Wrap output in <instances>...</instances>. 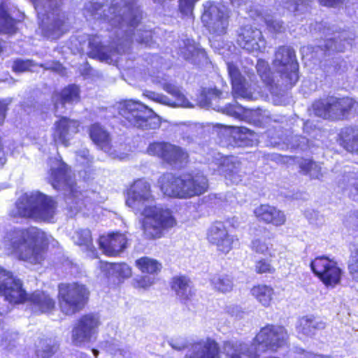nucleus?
Wrapping results in <instances>:
<instances>
[{
  "instance_id": "35",
  "label": "nucleus",
  "mask_w": 358,
  "mask_h": 358,
  "mask_svg": "<svg viewBox=\"0 0 358 358\" xmlns=\"http://www.w3.org/2000/svg\"><path fill=\"white\" fill-rule=\"evenodd\" d=\"M74 243L86 252H96L92 232L89 229H78L73 237Z\"/></svg>"
},
{
  "instance_id": "56",
  "label": "nucleus",
  "mask_w": 358,
  "mask_h": 358,
  "mask_svg": "<svg viewBox=\"0 0 358 358\" xmlns=\"http://www.w3.org/2000/svg\"><path fill=\"white\" fill-rule=\"evenodd\" d=\"M237 133L243 134L245 135L249 134L250 136H251L253 132L250 129H249L246 127H241L237 128Z\"/></svg>"
},
{
  "instance_id": "11",
  "label": "nucleus",
  "mask_w": 358,
  "mask_h": 358,
  "mask_svg": "<svg viewBox=\"0 0 358 358\" xmlns=\"http://www.w3.org/2000/svg\"><path fill=\"white\" fill-rule=\"evenodd\" d=\"M289 334L285 327L266 324L260 328L252 340L255 350L263 352H276L287 343Z\"/></svg>"
},
{
  "instance_id": "54",
  "label": "nucleus",
  "mask_w": 358,
  "mask_h": 358,
  "mask_svg": "<svg viewBox=\"0 0 358 358\" xmlns=\"http://www.w3.org/2000/svg\"><path fill=\"white\" fill-rule=\"evenodd\" d=\"M6 106L0 101V124L3 122L6 117Z\"/></svg>"
},
{
  "instance_id": "6",
  "label": "nucleus",
  "mask_w": 358,
  "mask_h": 358,
  "mask_svg": "<svg viewBox=\"0 0 358 358\" xmlns=\"http://www.w3.org/2000/svg\"><path fill=\"white\" fill-rule=\"evenodd\" d=\"M141 215V229L143 238L146 241L163 238L166 231L177 224L172 210L168 208L156 205L146 206Z\"/></svg>"
},
{
  "instance_id": "57",
  "label": "nucleus",
  "mask_w": 358,
  "mask_h": 358,
  "mask_svg": "<svg viewBox=\"0 0 358 358\" xmlns=\"http://www.w3.org/2000/svg\"><path fill=\"white\" fill-rule=\"evenodd\" d=\"M5 160V152L3 150V145L2 143L1 138L0 137V163L2 164Z\"/></svg>"
},
{
  "instance_id": "8",
  "label": "nucleus",
  "mask_w": 358,
  "mask_h": 358,
  "mask_svg": "<svg viewBox=\"0 0 358 358\" xmlns=\"http://www.w3.org/2000/svg\"><path fill=\"white\" fill-rule=\"evenodd\" d=\"M119 113L127 122L125 123L127 127L143 130H155L160 127L159 120L155 112L138 101H124Z\"/></svg>"
},
{
  "instance_id": "33",
  "label": "nucleus",
  "mask_w": 358,
  "mask_h": 358,
  "mask_svg": "<svg viewBox=\"0 0 358 358\" xmlns=\"http://www.w3.org/2000/svg\"><path fill=\"white\" fill-rule=\"evenodd\" d=\"M250 293L263 306L268 307L273 300L274 289L269 285L257 284L252 286Z\"/></svg>"
},
{
  "instance_id": "47",
  "label": "nucleus",
  "mask_w": 358,
  "mask_h": 358,
  "mask_svg": "<svg viewBox=\"0 0 358 358\" xmlns=\"http://www.w3.org/2000/svg\"><path fill=\"white\" fill-rule=\"evenodd\" d=\"M33 66L34 64L31 60L17 59L13 62V71L15 73H22L30 71Z\"/></svg>"
},
{
  "instance_id": "28",
  "label": "nucleus",
  "mask_w": 358,
  "mask_h": 358,
  "mask_svg": "<svg viewBox=\"0 0 358 358\" xmlns=\"http://www.w3.org/2000/svg\"><path fill=\"white\" fill-rule=\"evenodd\" d=\"M341 145L347 151L358 154V129L348 127L339 134Z\"/></svg>"
},
{
  "instance_id": "52",
  "label": "nucleus",
  "mask_w": 358,
  "mask_h": 358,
  "mask_svg": "<svg viewBox=\"0 0 358 358\" xmlns=\"http://www.w3.org/2000/svg\"><path fill=\"white\" fill-rule=\"evenodd\" d=\"M343 0H319L320 4L327 7H335L343 2Z\"/></svg>"
},
{
  "instance_id": "22",
  "label": "nucleus",
  "mask_w": 358,
  "mask_h": 358,
  "mask_svg": "<svg viewBox=\"0 0 358 358\" xmlns=\"http://www.w3.org/2000/svg\"><path fill=\"white\" fill-rule=\"evenodd\" d=\"M253 213L259 222L275 227L283 226L286 223L287 218L285 213L276 206L268 203L259 205L254 209Z\"/></svg>"
},
{
  "instance_id": "42",
  "label": "nucleus",
  "mask_w": 358,
  "mask_h": 358,
  "mask_svg": "<svg viewBox=\"0 0 358 358\" xmlns=\"http://www.w3.org/2000/svg\"><path fill=\"white\" fill-rule=\"evenodd\" d=\"M325 327V324L322 321H317L315 317H303L301 323V331L307 336H311L315 334L317 330Z\"/></svg>"
},
{
  "instance_id": "5",
  "label": "nucleus",
  "mask_w": 358,
  "mask_h": 358,
  "mask_svg": "<svg viewBox=\"0 0 358 358\" xmlns=\"http://www.w3.org/2000/svg\"><path fill=\"white\" fill-rule=\"evenodd\" d=\"M51 163L47 178L48 182L59 191L65 190L64 199L71 208L80 210L87 206V196L79 189L76 182L69 176L70 168L62 157H50Z\"/></svg>"
},
{
  "instance_id": "51",
  "label": "nucleus",
  "mask_w": 358,
  "mask_h": 358,
  "mask_svg": "<svg viewBox=\"0 0 358 358\" xmlns=\"http://www.w3.org/2000/svg\"><path fill=\"white\" fill-rule=\"evenodd\" d=\"M55 346L54 345H49L42 350L41 357V358H50L55 355Z\"/></svg>"
},
{
  "instance_id": "55",
  "label": "nucleus",
  "mask_w": 358,
  "mask_h": 358,
  "mask_svg": "<svg viewBox=\"0 0 358 358\" xmlns=\"http://www.w3.org/2000/svg\"><path fill=\"white\" fill-rule=\"evenodd\" d=\"M48 69L57 72L62 71L64 69V66L59 62H54V66Z\"/></svg>"
},
{
  "instance_id": "26",
  "label": "nucleus",
  "mask_w": 358,
  "mask_h": 358,
  "mask_svg": "<svg viewBox=\"0 0 358 358\" xmlns=\"http://www.w3.org/2000/svg\"><path fill=\"white\" fill-rule=\"evenodd\" d=\"M223 349L229 358H259L256 350L241 342L225 341Z\"/></svg>"
},
{
  "instance_id": "45",
  "label": "nucleus",
  "mask_w": 358,
  "mask_h": 358,
  "mask_svg": "<svg viewBox=\"0 0 358 358\" xmlns=\"http://www.w3.org/2000/svg\"><path fill=\"white\" fill-rule=\"evenodd\" d=\"M163 90L171 94L178 103H185L186 100L185 96L177 86L171 83H164L163 85Z\"/></svg>"
},
{
  "instance_id": "10",
  "label": "nucleus",
  "mask_w": 358,
  "mask_h": 358,
  "mask_svg": "<svg viewBox=\"0 0 358 358\" xmlns=\"http://www.w3.org/2000/svg\"><path fill=\"white\" fill-rule=\"evenodd\" d=\"M206 239L209 245L215 248L219 255H228L238 243L237 235L232 233L227 221L215 220L208 227Z\"/></svg>"
},
{
  "instance_id": "16",
  "label": "nucleus",
  "mask_w": 358,
  "mask_h": 358,
  "mask_svg": "<svg viewBox=\"0 0 358 358\" xmlns=\"http://www.w3.org/2000/svg\"><path fill=\"white\" fill-rule=\"evenodd\" d=\"M101 322L99 317L90 313L82 315L72 329L71 339L76 345H80L92 341L99 331Z\"/></svg>"
},
{
  "instance_id": "12",
  "label": "nucleus",
  "mask_w": 358,
  "mask_h": 358,
  "mask_svg": "<svg viewBox=\"0 0 358 358\" xmlns=\"http://www.w3.org/2000/svg\"><path fill=\"white\" fill-rule=\"evenodd\" d=\"M313 273L327 287L334 288L341 282L343 271L338 262L322 255L315 257L310 263Z\"/></svg>"
},
{
  "instance_id": "13",
  "label": "nucleus",
  "mask_w": 358,
  "mask_h": 358,
  "mask_svg": "<svg viewBox=\"0 0 358 358\" xmlns=\"http://www.w3.org/2000/svg\"><path fill=\"white\" fill-rule=\"evenodd\" d=\"M273 64L276 68H282L280 76L287 79V84L293 86L299 80V64L295 51L290 46L280 45L274 54Z\"/></svg>"
},
{
  "instance_id": "15",
  "label": "nucleus",
  "mask_w": 358,
  "mask_h": 358,
  "mask_svg": "<svg viewBox=\"0 0 358 358\" xmlns=\"http://www.w3.org/2000/svg\"><path fill=\"white\" fill-rule=\"evenodd\" d=\"M170 345L178 351L189 349L191 353L185 355L184 358H220L219 345L210 338H206V341L200 340L192 343L172 341Z\"/></svg>"
},
{
  "instance_id": "21",
  "label": "nucleus",
  "mask_w": 358,
  "mask_h": 358,
  "mask_svg": "<svg viewBox=\"0 0 358 358\" xmlns=\"http://www.w3.org/2000/svg\"><path fill=\"white\" fill-rule=\"evenodd\" d=\"M171 289L182 304L189 305L196 295V289L191 278L186 275H176L169 281Z\"/></svg>"
},
{
  "instance_id": "32",
  "label": "nucleus",
  "mask_w": 358,
  "mask_h": 358,
  "mask_svg": "<svg viewBox=\"0 0 358 358\" xmlns=\"http://www.w3.org/2000/svg\"><path fill=\"white\" fill-rule=\"evenodd\" d=\"M135 266L142 273H146L150 275H158L162 269L161 262L147 256L137 259L135 262Z\"/></svg>"
},
{
  "instance_id": "2",
  "label": "nucleus",
  "mask_w": 358,
  "mask_h": 358,
  "mask_svg": "<svg viewBox=\"0 0 358 358\" xmlns=\"http://www.w3.org/2000/svg\"><path fill=\"white\" fill-rule=\"evenodd\" d=\"M0 296L10 304L28 301L35 312L50 313L55 310V300L47 292L36 290L28 295L21 279L0 266Z\"/></svg>"
},
{
  "instance_id": "25",
  "label": "nucleus",
  "mask_w": 358,
  "mask_h": 358,
  "mask_svg": "<svg viewBox=\"0 0 358 358\" xmlns=\"http://www.w3.org/2000/svg\"><path fill=\"white\" fill-rule=\"evenodd\" d=\"M89 137L92 143L101 150L112 148L110 133L99 122H94L88 127Z\"/></svg>"
},
{
  "instance_id": "39",
  "label": "nucleus",
  "mask_w": 358,
  "mask_h": 358,
  "mask_svg": "<svg viewBox=\"0 0 358 358\" xmlns=\"http://www.w3.org/2000/svg\"><path fill=\"white\" fill-rule=\"evenodd\" d=\"M240 165L241 162L239 161H236L228 162L224 166L225 167L222 171V175L227 185L236 184L241 181Z\"/></svg>"
},
{
  "instance_id": "50",
  "label": "nucleus",
  "mask_w": 358,
  "mask_h": 358,
  "mask_svg": "<svg viewBox=\"0 0 358 358\" xmlns=\"http://www.w3.org/2000/svg\"><path fill=\"white\" fill-rule=\"evenodd\" d=\"M155 280L148 276H141L136 280V286L140 288L146 289L152 286Z\"/></svg>"
},
{
  "instance_id": "61",
  "label": "nucleus",
  "mask_w": 358,
  "mask_h": 358,
  "mask_svg": "<svg viewBox=\"0 0 358 358\" xmlns=\"http://www.w3.org/2000/svg\"><path fill=\"white\" fill-rule=\"evenodd\" d=\"M264 231H269L268 229L266 227H263Z\"/></svg>"
},
{
  "instance_id": "3",
  "label": "nucleus",
  "mask_w": 358,
  "mask_h": 358,
  "mask_svg": "<svg viewBox=\"0 0 358 358\" xmlns=\"http://www.w3.org/2000/svg\"><path fill=\"white\" fill-rule=\"evenodd\" d=\"M158 183L164 196L175 199L201 196L209 187L206 176L198 173H185L180 176L165 173L159 177Z\"/></svg>"
},
{
  "instance_id": "30",
  "label": "nucleus",
  "mask_w": 358,
  "mask_h": 358,
  "mask_svg": "<svg viewBox=\"0 0 358 358\" xmlns=\"http://www.w3.org/2000/svg\"><path fill=\"white\" fill-rule=\"evenodd\" d=\"M88 48L87 56L90 58L96 59L101 62L107 61L110 59V55L106 46L99 40L97 35H90L88 37Z\"/></svg>"
},
{
  "instance_id": "4",
  "label": "nucleus",
  "mask_w": 358,
  "mask_h": 358,
  "mask_svg": "<svg viewBox=\"0 0 358 358\" xmlns=\"http://www.w3.org/2000/svg\"><path fill=\"white\" fill-rule=\"evenodd\" d=\"M57 203L53 197L41 192L22 194L15 202L13 219L24 218L35 222H52L57 212Z\"/></svg>"
},
{
  "instance_id": "41",
  "label": "nucleus",
  "mask_w": 358,
  "mask_h": 358,
  "mask_svg": "<svg viewBox=\"0 0 358 358\" xmlns=\"http://www.w3.org/2000/svg\"><path fill=\"white\" fill-rule=\"evenodd\" d=\"M300 171L306 176H309L310 179H319L322 176V169L312 159H303L299 163Z\"/></svg>"
},
{
  "instance_id": "44",
  "label": "nucleus",
  "mask_w": 358,
  "mask_h": 358,
  "mask_svg": "<svg viewBox=\"0 0 358 358\" xmlns=\"http://www.w3.org/2000/svg\"><path fill=\"white\" fill-rule=\"evenodd\" d=\"M109 268L115 271L117 276L122 278H129L131 275V269L126 263H106Z\"/></svg>"
},
{
  "instance_id": "43",
  "label": "nucleus",
  "mask_w": 358,
  "mask_h": 358,
  "mask_svg": "<svg viewBox=\"0 0 358 358\" xmlns=\"http://www.w3.org/2000/svg\"><path fill=\"white\" fill-rule=\"evenodd\" d=\"M347 268L349 275L355 281L358 282V245L353 244V248L350 250Z\"/></svg>"
},
{
  "instance_id": "17",
  "label": "nucleus",
  "mask_w": 358,
  "mask_h": 358,
  "mask_svg": "<svg viewBox=\"0 0 358 358\" xmlns=\"http://www.w3.org/2000/svg\"><path fill=\"white\" fill-rule=\"evenodd\" d=\"M126 204L133 209L155 200L151 184L145 178L134 180L125 190Z\"/></svg>"
},
{
  "instance_id": "62",
  "label": "nucleus",
  "mask_w": 358,
  "mask_h": 358,
  "mask_svg": "<svg viewBox=\"0 0 358 358\" xmlns=\"http://www.w3.org/2000/svg\"><path fill=\"white\" fill-rule=\"evenodd\" d=\"M2 316V313L0 312V317Z\"/></svg>"
},
{
  "instance_id": "18",
  "label": "nucleus",
  "mask_w": 358,
  "mask_h": 358,
  "mask_svg": "<svg viewBox=\"0 0 358 358\" xmlns=\"http://www.w3.org/2000/svg\"><path fill=\"white\" fill-rule=\"evenodd\" d=\"M80 122L76 119L60 115L52 128V141L55 144L69 147L71 140L80 132Z\"/></svg>"
},
{
  "instance_id": "59",
  "label": "nucleus",
  "mask_w": 358,
  "mask_h": 358,
  "mask_svg": "<svg viewBox=\"0 0 358 358\" xmlns=\"http://www.w3.org/2000/svg\"><path fill=\"white\" fill-rule=\"evenodd\" d=\"M315 358H326V357L322 355H315Z\"/></svg>"
},
{
  "instance_id": "58",
  "label": "nucleus",
  "mask_w": 358,
  "mask_h": 358,
  "mask_svg": "<svg viewBox=\"0 0 358 358\" xmlns=\"http://www.w3.org/2000/svg\"><path fill=\"white\" fill-rule=\"evenodd\" d=\"M92 352H93L94 355L96 357L98 356V354H99L98 350H96V349H92Z\"/></svg>"
},
{
  "instance_id": "40",
  "label": "nucleus",
  "mask_w": 358,
  "mask_h": 358,
  "mask_svg": "<svg viewBox=\"0 0 358 358\" xmlns=\"http://www.w3.org/2000/svg\"><path fill=\"white\" fill-rule=\"evenodd\" d=\"M273 257H259L254 262V271L257 275H273L276 268L272 259Z\"/></svg>"
},
{
  "instance_id": "20",
  "label": "nucleus",
  "mask_w": 358,
  "mask_h": 358,
  "mask_svg": "<svg viewBox=\"0 0 358 358\" xmlns=\"http://www.w3.org/2000/svg\"><path fill=\"white\" fill-rule=\"evenodd\" d=\"M98 244L103 255L115 257L127 247L128 239L125 234L115 231L99 236Z\"/></svg>"
},
{
  "instance_id": "27",
  "label": "nucleus",
  "mask_w": 358,
  "mask_h": 358,
  "mask_svg": "<svg viewBox=\"0 0 358 358\" xmlns=\"http://www.w3.org/2000/svg\"><path fill=\"white\" fill-rule=\"evenodd\" d=\"M333 120L346 117L355 106V101L349 96H331Z\"/></svg>"
},
{
  "instance_id": "48",
  "label": "nucleus",
  "mask_w": 358,
  "mask_h": 358,
  "mask_svg": "<svg viewBox=\"0 0 358 358\" xmlns=\"http://www.w3.org/2000/svg\"><path fill=\"white\" fill-rule=\"evenodd\" d=\"M223 113L234 117H239L245 113V109L238 103H228L224 107Z\"/></svg>"
},
{
  "instance_id": "53",
  "label": "nucleus",
  "mask_w": 358,
  "mask_h": 358,
  "mask_svg": "<svg viewBox=\"0 0 358 358\" xmlns=\"http://www.w3.org/2000/svg\"><path fill=\"white\" fill-rule=\"evenodd\" d=\"M255 44H257V43L254 38L246 41L243 40V41L241 42V45L243 46V48L247 49L248 50L253 49Z\"/></svg>"
},
{
  "instance_id": "19",
  "label": "nucleus",
  "mask_w": 358,
  "mask_h": 358,
  "mask_svg": "<svg viewBox=\"0 0 358 358\" xmlns=\"http://www.w3.org/2000/svg\"><path fill=\"white\" fill-rule=\"evenodd\" d=\"M120 11L119 6H110L109 12L113 14V16L110 17V20L117 22L120 27H122L125 22L127 27L133 29L141 24L143 19V12L136 3H126L122 15L120 14Z\"/></svg>"
},
{
  "instance_id": "38",
  "label": "nucleus",
  "mask_w": 358,
  "mask_h": 358,
  "mask_svg": "<svg viewBox=\"0 0 358 358\" xmlns=\"http://www.w3.org/2000/svg\"><path fill=\"white\" fill-rule=\"evenodd\" d=\"M270 240L271 237L264 238H255L252 240L250 248L253 252L257 255L268 254L270 257H273L275 256L274 254H273L274 249Z\"/></svg>"
},
{
  "instance_id": "36",
  "label": "nucleus",
  "mask_w": 358,
  "mask_h": 358,
  "mask_svg": "<svg viewBox=\"0 0 358 358\" xmlns=\"http://www.w3.org/2000/svg\"><path fill=\"white\" fill-rule=\"evenodd\" d=\"M66 18L56 17L51 24L45 29V34L48 38L57 40L66 33Z\"/></svg>"
},
{
  "instance_id": "9",
  "label": "nucleus",
  "mask_w": 358,
  "mask_h": 358,
  "mask_svg": "<svg viewBox=\"0 0 358 358\" xmlns=\"http://www.w3.org/2000/svg\"><path fill=\"white\" fill-rule=\"evenodd\" d=\"M201 20L209 33L222 36L227 33L231 16L230 9L221 3L207 1L203 5Z\"/></svg>"
},
{
  "instance_id": "1",
  "label": "nucleus",
  "mask_w": 358,
  "mask_h": 358,
  "mask_svg": "<svg viewBox=\"0 0 358 358\" xmlns=\"http://www.w3.org/2000/svg\"><path fill=\"white\" fill-rule=\"evenodd\" d=\"M41 231L36 227H14L6 231L3 243L8 255L31 265L45 260L48 243L41 241Z\"/></svg>"
},
{
  "instance_id": "60",
  "label": "nucleus",
  "mask_w": 358,
  "mask_h": 358,
  "mask_svg": "<svg viewBox=\"0 0 358 358\" xmlns=\"http://www.w3.org/2000/svg\"><path fill=\"white\" fill-rule=\"evenodd\" d=\"M355 230L358 232V223L355 225Z\"/></svg>"
},
{
  "instance_id": "23",
  "label": "nucleus",
  "mask_w": 358,
  "mask_h": 358,
  "mask_svg": "<svg viewBox=\"0 0 358 358\" xmlns=\"http://www.w3.org/2000/svg\"><path fill=\"white\" fill-rule=\"evenodd\" d=\"M228 73L231 84V92L234 98L251 99L252 94L246 86L245 78L234 64L228 65Z\"/></svg>"
},
{
  "instance_id": "14",
  "label": "nucleus",
  "mask_w": 358,
  "mask_h": 358,
  "mask_svg": "<svg viewBox=\"0 0 358 358\" xmlns=\"http://www.w3.org/2000/svg\"><path fill=\"white\" fill-rule=\"evenodd\" d=\"M146 153L163 162L174 165L188 159L187 152L182 148L166 141H153L148 145Z\"/></svg>"
},
{
  "instance_id": "37",
  "label": "nucleus",
  "mask_w": 358,
  "mask_h": 358,
  "mask_svg": "<svg viewBox=\"0 0 358 358\" xmlns=\"http://www.w3.org/2000/svg\"><path fill=\"white\" fill-rule=\"evenodd\" d=\"M210 282L213 289L221 293L229 292L234 287L233 279L227 274H215Z\"/></svg>"
},
{
  "instance_id": "29",
  "label": "nucleus",
  "mask_w": 358,
  "mask_h": 358,
  "mask_svg": "<svg viewBox=\"0 0 358 358\" xmlns=\"http://www.w3.org/2000/svg\"><path fill=\"white\" fill-rule=\"evenodd\" d=\"M310 110L317 117L333 120L331 96L314 100Z\"/></svg>"
},
{
  "instance_id": "46",
  "label": "nucleus",
  "mask_w": 358,
  "mask_h": 358,
  "mask_svg": "<svg viewBox=\"0 0 358 358\" xmlns=\"http://www.w3.org/2000/svg\"><path fill=\"white\" fill-rule=\"evenodd\" d=\"M199 0H178V10L184 15L192 16L195 3Z\"/></svg>"
},
{
  "instance_id": "24",
  "label": "nucleus",
  "mask_w": 358,
  "mask_h": 358,
  "mask_svg": "<svg viewBox=\"0 0 358 358\" xmlns=\"http://www.w3.org/2000/svg\"><path fill=\"white\" fill-rule=\"evenodd\" d=\"M80 87L79 85L71 83L62 87L59 91H55L53 94L55 105H61L65 107L66 104L73 105L80 101Z\"/></svg>"
},
{
  "instance_id": "49",
  "label": "nucleus",
  "mask_w": 358,
  "mask_h": 358,
  "mask_svg": "<svg viewBox=\"0 0 358 358\" xmlns=\"http://www.w3.org/2000/svg\"><path fill=\"white\" fill-rule=\"evenodd\" d=\"M152 31L144 30L141 33L138 42L139 43L145 44L146 45H150L152 43Z\"/></svg>"
},
{
  "instance_id": "7",
  "label": "nucleus",
  "mask_w": 358,
  "mask_h": 358,
  "mask_svg": "<svg viewBox=\"0 0 358 358\" xmlns=\"http://www.w3.org/2000/svg\"><path fill=\"white\" fill-rule=\"evenodd\" d=\"M57 289L58 306L66 316L79 313L89 301L90 291L85 284L79 282H61Z\"/></svg>"
},
{
  "instance_id": "31",
  "label": "nucleus",
  "mask_w": 358,
  "mask_h": 358,
  "mask_svg": "<svg viewBox=\"0 0 358 358\" xmlns=\"http://www.w3.org/2000/svg\"><path fill=\"white\" fill-rule=\"evenodd\" d=\"M20 20L12 17L8 11L4 2L0 3V29L2 32L8 34H15L17 31V24Z\"/></svg>"
},
{
  "instance_id": "34",
  "label": "nucleus",
  "mask_w": 358,
  "mask_h": 358,
  "mask_svg": "<svg viewBox=\"0 0 358 358\" xmlns=\"http://www.w3.org/2000/svg\"><path fill=\"white\" fill-rule=\"evenodd\" d=\"M256 69L262 82L270 91L277 88L278 86L275 83L273 72L269 64L266 61L262 59H258L256 64Z\"/></svg>"
}]
</instances>
